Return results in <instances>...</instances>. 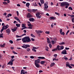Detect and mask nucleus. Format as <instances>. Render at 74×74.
<instances>
[{
	"instance_id": "18",
	"label": "nucleus",
	"mask_w": 74,
	"mask_h": 74,
	"mask_svg": "<svg viewBox=\"0 0 74 74\" xmlns=\"http://www.w3.org/2000/svg\"><path fill=\"white\" fill-rule=\"evenodd\" d=\"M47 42L48 43L51 44V42L49 38H47Z\"/></svg>"
},
{
	"instance_id": "1",
	"label": "nucleus",
	"mask_w": 74,
	"mask_h": 74,
	"mask_svg": "<svg viewBox=\"0 0 74 74\" xmlns=\"http://www.w3.org/2000/svg\"><path fill=\"white\" fill-rule=\"evenodd\" d=\"M22 40L23 43H28L31 41L29 37V36H26L22 39Z\"/></svg>"
},
{
	"instance_id": "30",
	"label": "nucleus",
	"mask_w": 74,
	"mask_h": 74,
	"mask_svg": "<svg viewBox=\"0 0 74 74\" xmlns=\"http://www.w3.org/2000/svg\"><path fill=\"white\" fill-rule=\"evenodd\" d=\"M53 40L54 41H57V39L56 38L54 37V38H53Z\"/></svg>"
},
{
	"instance_id": "33",
	"label": "nucleus",
	"mask_w": 74,
	"mask_h": 74,
	"mask_svg": "<svg viewBox=\"0 0 74 74\" xmlns=\"http://www.w3.org/2000/svg\"><path fill=\"white\" fill-rule=\"evenodd\" d=\"M60 46H59L58 45L57 46V48L56 49H57V50H58L59 51V49L60 48Z\"/></svg>"
},
{
	"instance_id": "43",
	"label": "nucleus",
	"mask_w": 74,
	"mask_h": 74,
	"mask_svg": "<svg viewBox=\"0 0 74 74\" xmlns=\"http://www.w3.org/2000/svg\"><path fill=\"white\" fill-rule=\"evenodd\" d=\"M55 14H56V15H58V16H59L60 15V14H59V13H58V12H56L55 13Z\"/></svg>"
},
{
	"instance_id": "10",
	"label": "nucleus",
	"mask_w": 74,
	"mask_h": 74,
	"mask_svg": "<svg viewBox=\"0 0 74 74\" xmlns=\"http://www.w3.org/2000/svg\"><path fill=\"white\" fill-rule=\"evenodd\" d=\"M61 53L64 55L67 54V51H66V50H63L61 52Z\"/></svg>"
},
{
	"instance_id": "21",
	"label": "nucleus",
	"mask_w": 74,
	"mask_h": 74,
	"mask_svg": "<svg viewBox=\"0 0 74 74\" xmlns=\"http://www.w3.org/2000/svg\"><path fill=\"white\" fill-rule=\"evenodd\" d=\"M30 22H34V19L33 18H31L29 19Z\"/></svg>"
},
{
	"instance_id": "17",
	"label": "nucleus",
	"mask_w": 74,
	"mask_h": 74,
	"mask_svg": "<svg viewBox=\"0 0 74 74\" xmlns=\"http://www.w3.org/2000/svg\"><path fill=\"white\" fill-rule=\"evenodd\" d=\"M27 18H31L32 17V16L29 13H28L27 15Z\"/></svg>"
},
{
	"instance_id": "63",
	"label": "nucleus",
	"mask_w": 74,
	"mask_h": 74,
	"mask_svg": "<svg viewBox=\"0 0 74 74\" xmlns=\"http://www.w3.org/2000/svg\"><path fill=\"white\" fill-rule=\"evenodd\" d=\"M7 15L6 13L5 12L4 13H3V15L4 16H6Z\"/></svg>"
},
{
	"instance_id": "40",
	"label": "nucleus",
	"mask_w": 74,
	"mask_h": 74,
	"mask_svg": "<svg viewBox=\"0 0 74 74\" xmlns=\"http://www.w3.org/2000/svg\"><path fill=\"white\" fill-rule=\"evenodd\" d=\"M12 32H15L16 30V29H12Z\"/></svg>"
},
{
	"instance_id": "8",
	"label": "nucleus",
	"mask_w": 74,
	"mask_h": 74,
	"mask_svg": "<svg viewBox=\"0 0 74 74\" xmlns=\"http://www.w3.org/2000/svg\"><path fill=\"white\" fill-rule=\"evenodd\" d=\"M40 63L41 64L45 65V66H46V65L47 64V63L46 61H41Z\"/></svg>"
},
{
	"instance_id": "51",
	"label": "nucleus",
	"mask_w": 74,
	"mask_h": 74,
	"mask_svg": "<svg viewBox=\"0 0 74 74\" xmlns=\"http://www.w3.org/2000/svg\"><path fill=\"white\" fill-rule=\"evenodd\" d=\"M64 59L65 60H68V59L67 57H64Z\"/></svg>"
},
{
	"instance_id": "24",
	"label": "nucleus",
	"mask_w": 74,
	"mask_h": 74,
	"mask_svg": "<svg viewBox=\"0 0 74 74\" xmlns=\"http://www.w3.org/2000/svg\"><path fill=\"white\" fill-rule=\"evenodd\" d=\"M50 18L51 19L53 20L56 19V18L53 17H50Z\"/></svg>"
},
{
	"instance_id": "45",
	"label": "nucleus",
	"mask_w": 74,
	"mask_h": 74,
	"mask_svg": "<svg viewBox=\"0 0 74 74\" xmlns=\"http://www.w3.org/2000/svg\"><path fill=\"white\" fill-rule=\"evenodd\" d=\"M9 42L11 43V44H12L13 43V42L12 40H10Z\"/></svg>"
},
{
	"instance_id": "62",
	"label": "nucleus",
	"mask_w": 74,
	"mask_h": 74,
	"mask_svg": "<svg viewBox=\"0 0 74 74\" xmlns=\"http://www.w3.org/2000/svg\"><path fill=\"white\" fill-rule=\"evenodd\" d=\"M21 47H22L23 48H25H25H26L25 45V46L23 45L22 46H21Z\"/></svg>"
},
{
	"instance_id": "46",
	"label": "nucleus",
	"mask_w": 74,
	"mask_h": 74,
	"mask_svg": "<svg viewBox=\"0 0 74 74\" xmlns=\"http://www.w3.org/2000/svg\"><path fill=\"white\" fill-rule=\"evenodd\" d=\"M14 18H15V19H16V20H19V18H18L17 17H14Z\"/></svg>"
},
{
	"instance_id": "47",
	"label": "nucleus",
	"mask_w": 74,
	"mask_h": 74,
	"mask_svg": "<svg viewBox=\"0 0 74 74\" xmlns=\"http://www.w3.org/2000/svg\"><path fill=\"white\" fill-rule=\"evenodd\" d=\"M54 57L55 58H56L57 56V54H54Z\"/></svg>"
},
{
	"instance_id": "27",
	"label": "nucleus",
	"mask_w": 74,
	"mask_h": 74,
	"mask_svg": "<svg viewBox=\"0 0 74 74\" xmlns=\"http://www.w3.org/2000/svg\"><path fill=\"white\" fill-rule=\"evenodd\" d=\"M40 3H41L42 4H44V0H40Z\"/></svg>"
},
{
	"instance_id": "16",
	"label": "nucleus",
	"mask_w": 74,
	"mask_h": 74,
	"mask_svg": "<svg viewBox=\"0 0 74 74\" xmlns=\"http://www.w3.org/2000/svg\"><path fill=\"white\" fill-rule=\"evenodd\" d=\"M64 49V46H60V48L58 50V51H60L61 50H63Z\"/></svg>"
},
{
	"instance_id": "28",
	"label": "nucleus",
	"mask_w": 74,
	"mask_h": 74,
	"mask_svg": "<svg viewBox=\"0 0 74 74\" xmlns=\"http://www.w3.org/2000/svg\"><path fill=\"white\" fill-rule=\"evenodd\" d=\"M56 42V41H54V40H51V43H52L53 45H54L55 44L54 43H55Z\"/></svg>"
},
{
	"instance_id": "44",
	"label": "nucleus",
	"mask_w": 74,
	"mask_h": 74,
	"mask_svg": "<svg viewBox=\"0 0 74 74\" xmlns=\"http://www.w3.org/2000/svg\"><path fill=\"white\" fill-rule=\"evenodd\" d=\"M45 33L46 34H49L50 33V32L48 31H46V32H45Z\"/></svg>"
},
{
	"instance_id": "59",
	"label": "nucleus",
	"mask_w": 74,
	"mask_h": 74,
	"mask_svg": "<svg viewBox=\"0 0 74 74\" xmlns=\"http://www.w3.org/2000/svg\"><path fill=\"white\" fill-rule=\"evenodd\" d=\"M33 28V27H28V29H32Z\"/></svg>"
},
{
	"instance_id": "9",
	"label": "nucleus",
	"mask_w": 74,
	"mask_h": 74,
	"mask_svg": "<svg viewBox=\"0 0 74 74\" xmlns=\"http://www.w3.org/2000/svg\"><path fill=\"white\" fill-rule=\"evenodd\" d=\"M34 63L39 64L40 63V60L38 59L35 60Z\"/></svg>"
},
{
	"instance_id": "14",
	"label": "nucleus",
	"mask_w": 74,
	"mask_h": 74,
	"mask_svg": "<svg viewBox=\"0 0 74 74\" xmlns=\"http://www.w3.org/2000/svg\"><path fill=\"white\" fill-rule=\"evenodd\" d=\"M70 66V63L69 62H66V67H69Z\"/></svg>"
},
{
	"instance_id": "49",
	"label": "nucleus",
	"mask_w": 74,
	"mask_h": 74,
	"mask_svg": "<svg viewBox=\"0 0 74 74\" xmlns=\"http://www.w3.org/2000/svg\"><path fill=\"white\" fill-rule=\"evenodd\" d=\"M12 53H14V54H18V53H17L16 52H15V51H12Z\"/></svg>"
},
{
	"instance_id": "34",
	"label": "nucleus",
	"mask_w": 74,
	"mask_h": 74,
	"mask_svg": "<svg viewBox=\"0 0 74 74\" xmlns=\"http://www.w3.org/2000/svg\"><path fill=\"white\" fill-rule=\"evenodd\" d=\"M58 50H57V49H53L52 50V51H53V52H54L55 51H57Z\"/></svg>"
},
{
	"instance_id": "23",
	"label": "nucleus",
	"mask_w": 74,
	"mask_h": 74,
	"mask_svg": "<svg viewBox=\"0 0 74 74\" xmlns=\"http://www.w3.org/2000/svg\"><path fill=\"white\" fill-rule=\"evenodd\" d=\"M55 65V63H52L50 64V66L52 67L53 66H54Z\"/></svg>"
},
{
	"instance_id": "7",
	"label": "nucleus",
	"mask_w": 74,
	"mask_h": 74,
	"mask_svg": "<svg viewBox=\"0 0 74 74\" xmlns=\"http://www.w3.org/2000/svg\"><path fill=\"white\" fill-rule=\"evenodd\" d=\"M5 31L6 33L7 34H10L11 33L10 29L9 28H8L7 29H6Z\"/></svg>"
},
{
	"instance_id": "42",
	"label": "nucleus",
	"mask_w": 74,
	"mask_h": 74,
	"mask_svg": "<svg viewBox=\"0 0 74 74\" xmlns=\"http://www.w3.org/2000/svg\"><path fill=\"white\" fill-rule=\"evenodd\" d=\"M22 28L24 27H25V24H22Z\"/></svg>"
},
{
	"instance_id": "39",
	"label": "nucleus",
	"mask_w": 74,
	"mask_h": 74,
	"mask_svg": "<svg viewBox=\"0 0 74 74\" xmlns=\"http://www.w3.org/2000/svg\"><path fill=\"white\" fill-rule=\"evenodd\" d=\"M28 26H29V27H32V24H31V23L28 24Z\"/></svg>"
},
{
	"instance_id": "3",
	"label": "nucleus",
	"mask_w": 74,
	"mask_h": 74,
	"mask_svg": "<svg viewBox=\"0 0 74 74\" xmlns=\"http://www.w3.org/2000/svg\"><path fill=\"white\" fill-rule=\"evenodd\" d=\"M8 27L9 25H3L2 27V29H1L0 31V32L2 33L4 30L7 29L8 28Z\"/></svg>"
},
{
	"instance_id": "13",
	"label": "nucleus",
	"mask_w": 74,
	"mask_h": 74,
	"mask_svg": "<svg viewBox=\"0 0 74 74\" xmlns=\"http://www.w3.org/2000/svg\"><path fill=\"white\" fill-rule=\"evenodd\" d=\"M34 65H35V66L37 68H39L40 66V64H38L34 63Z\"/></svg>"
},
{
	"instance_id": "54",
	"label": "nucleus",
	"mask_w": 74,
	"mask_h": 74,
	"mask_svg": "<svg viewBox=\"0 0 74 74\" xmlns=\"http://www.w3.org/2000/svg\"><path fill=\"white\" fill-rule=\"evenodd\" d=\"M49 46L50 48H52V45L51 44H49Z\"/></svg>"
},
{
	"instance_id": "12",
	"label": "nucleus",
	"mask_w": 74,
	"mask_h": 74,
	"mask_svg": "<svg viewBox=\"0 0 74 74\" xmlns=\"http://www.w3.org/2000/svg\"><path fill=\"white\" fill-rule=\"evenodd\" d=\"M62 29H60V33L61 35H62L63 36H64V35L65 33L64 32H62Z\"/></svg>"
},
{
	"instance_id": "6",
	"label": "nucleus",
	"mask_w": 74,
	"mask_h": 74,
	"mask_svg": "<svg viewBox=\"0 0 74 74\" xmlns=\"http://www.w3.org/2000/svg\"><path fill=\"white\" fill-rule=\"evenodd\" d=\"M36 17L38 18H41V16L39 13V12H38L36 14Z\"/></svg>"
},
{
	"instance_id": "22",
	"label": "nucleus",
	"mask_w": 74,
	"mask_h": 74,
	"mask_svg": "<svg viewBox=\"0 0 74 74\" xmlns=\"http://www.w3.org/2000/svg\"><path fill=\"white\" fill-rule=\"evenodd\" d=\"M30 5V3H26V6L28 8H29V6Z\"/></svg>"
},
{
	"instance_id": "29",
	"label": "nucleus",
	"mask_w": 74,
	"mask_h": 74,
	"mask_svg": "<svg viewBox=\"0 0 74 74\" xmlns=\"http://www.w3.org/2000/svg\"><path fill=\"white\" fill-rule=\"evenodd\" d=\"M65 42H61L60 43V45H64L65 44Z\"/></svg>"
},
{
	"instance_id": "57",
	"label": "nucleus",
	"mask_w": 74,
	"mask_h": 74,
	"mask_svg": "<svg viewBox=\"0 0 74 74\" xmlns=\"http://www.w3.org/2000/svg\"><path fill=\"white\" fill-rule=\"evenodd\" d=\"M19 12H18V11H17L16 12V13H17V16H19V13H18Z\"/></svg>"
},
{
	"instance_id": "31",
	"label": "nucleus",
	"mask_w": 74,
	"mask_h": 74,
	"mask_svg": "<svg viewBox=\"0 0 74 74\" xmlns=\"http://www.w3.org/2000/svg\"><path fill=\"white\" fill-rule=\"evenodd\" d=\"M31 37H32L33 38H35V36L32 34H31Z\"/></svg>"
},
{
	"instance_id": "58",
	"label": "nucleus",
	"mask_w": 74,
	"mask_h": 74,
	"mask_svg": "<svg viewBox=\"0 0 74 74\" xmlns=\"http://www.w3.org/2000/svg\"><path fill=\"white\" fill-rule=\"evenodd\" d=\"M31 40H32V41H35V39L34 38H31Z\"/></svg>"
},
{
	"instance_id": "56",
	"label": "nucleus",
	"mask_w": 74,
	"mask_h": 74,
	"mask_svg": "<svg viewBox=\"0 0 74 74\" xmlns=\"http://www.w3.org/2000/svg\"><path fill=\"white\" fill-rule=\"evenodd\" d=\"M21 40V38H20V39H17V40H16V41H19V40Z\"/></svg>"
},
{
	"instance_id": "48",
	"label": "nucleus",
	"mask_w": 74,
	"mask_h": 74,
	"mask_svg": "<svg viewBox=\"0 0 74 74\" xmlns=\"http://www.w3.org/2000/svg\"><path fill=\"white\" fill-rule=\"evenodd\" d=\"M27 51L28 52H29V51H30V49L29 48H27Z\"/></svg>"
},
{
	"instance_id": "25",
	"label": "nucleus",
	"mask_w": 74,
	"mask_h": 74,
	"mask_svg": "<svg viewBox=\"0 0 74 74\" xmlns=\"http://www.w3.org/2000/svg\"><path fill=\"white\" fill-rule=\"evenodd\" d=\"M5 45V43H3V45H0V46L1 47H5L4 46Z\"/></svg>"
},
{
	"instance_id": "4",
	"label": "nucleus",
	"mask_w": 74,
	"mask_h": 74,
	"mask_svg": "<svg viewBox=\"0 0 74 74\" xmlns=\"http://www.w3.org/2000/svg\"><path fill=\"white\" fill-rule=\"evenodd\" d=\"M14 59H12V60L10 61L8 63L7 65H11V66L13 64V62H14Z\"/></svg>"
},
{
	"instance_id": "37",
	"label": "nucleus",
	"mask_w": 74,
	"mask_h": 74,
	"mask_svg": "<svg viewBox=\"0 0 74 74\" xmlns=\"http://www.w3.org/2000/svg\"><path fill=\"white\" fill-rule=\"evenodd\" d=\"M16 26L17 27H19L20 26V24H16Z\"/></svg>"
},
{
	"instance_id": "11",
	"label": "nucleus",
	"mask_w": 74,
	"mask_h": 74,
	"mask_svg": "<svg viewBox=\"0 0 74 74\" xmlns=\"http://www.w3.org/2000/svg\"><path fill=\"white\" fill-rule=\"evenodd\" d=\"M37 49V48L36 47H32V51L36 52V50L35 49Z\"/></svg>"
},
{
	"instance_id": "38",
	"label": "nucleus",
	"mask_w": 74,
	"mask_h": 74,
	"mask_svg": "<svg viewBox=\"0 0 74 74\" xmlns=\"http://www.w3.org/2000/svg\"><path fill=\"white\" fill-rule=\"evenodd\" d=\"M22 36H19L18 35H17L16 36V37L17 38H21V37H22Z\"/></svg>"
},
{
	"instance_id": "2",
	"label": "nucleus",
	"mask_w": 74,
	"mask_h": 74,
	"mask_svg": "<svg viewBox=\"0 0 74 74\" xmlns=\"http://www.w3.org/2000/svg\"><path fill=\"white\" fill-rule=\"evenodd\" d=\"M69 5L70 4H69L68 2H63L61 3L60 4V6L62 7H64L66 5L65 7V8H68V6H69Z\"/></svg>"
},
{
	"instance_id": "41",
	"label": "nucleus",
	"mask_w": 74,
	"mask_h": 74,
	"mask_svg": "<svg viewBox=\"0 0 74 74\" xmlns=\"http://www.w3.org/2000/svg\"><path fill=\"white\" fill-rule=\"evenodd\" d=\"M68 8L69 10H71V11L73 10V8L71 7H69Z\"/></svg>"
},
{
	"instance_id": "60",
	"label": "nucleus",
	"mask_w": 74,
	"mask_h": 74,
	"mask_svg": "<svg viewBox=\"0 0 74 74\" xmlns=\"http://www.w3.org/2000/svg\"><path fill=\"white\" fill-rule=\"evenodd\" d=\"M70 16L71 18H73L74 17V15H71V16Z\"/></svg>"
},
{
	"instance_id": "53",
	"label": "nucleus",
	"mask_w": 74,
	"mask_h": 74,
	"mask_svg": "<svg viewBox=\"0 0 74 74\" xmlns=\"http://www.w3.org/2000/svg\"><path fill=\"white\" fill-rule=\"evenodd\" d=\"M30 58H31V59H34V56H30Z\"/></svg>"
},
{
	"instance_id": "26",
	"label": "nucleus",
	"mask_w": 74,
	"mask_h": 74,
	"mask_svg": "<svg viewBox=\"0 0 74 74\" xmlns=\"http://www.w3.org/2000/svg\"><path fill=\"white\" fill-rule=\"evenodd\" d=\"M3 34L1 33L0 34V38H3Z\"/></svg>"
},
{
	"instance_id": "36",
	"label": "nucleus",
	"mask_w": 74,
	"mask_h": 74,
	"mask_svg": "<svg viewBox=\"0 0 74 74\" xmlns=\"http://www.w3.org/2000/svg\"><path fill=\"white\" fill-rule=\"evenodd\" d=\"M3 4L5 5H6L8 4L7 2H6V1H4L3 2Z\"/></svg>"
},
{
	"instance_id": "32",
	"label": "nucleus",
	"mask_w": 74,
	"mask_h": 74,
	"mask_svg": "<svg viewBox=\"0 0 74 74\" xmlns=\"http://www.w3.org/2000/svg\"><path fill=\"white\" fill-rule=\"evenodd\" d=\"M49 47H46V48L45 49L47 51H49Z\"/></svg>"
},
{
	"instance_id": "35",
	"label": "nucleus",
	"mask_w": 74,
	"mask_h": 74,
	"mask_svg": "<svg viewBox=\"0 0 74 74\" xmlns=\"http://www.w3.org/2000/svg\"><path fill=\"white\" fill-rule=\"evenodd\" d=\"M27 11L28 12H32V10L31 9H27Z\"/></svg>"
},
{
	"instance_id": "61",
	"label": "nucleus",
	"mask_w": 74,
	"mask_h": 74,
	"mask_svg": "<svg viewBox=\"0 0 74 74\" xmlns=\"http://www.w3.org/2000/svg\"><path fill=\"white\" fill-rule=\"evenodd\" d=\"M10 49H11L12 50L14 49V47H11Z\"/></svg>"
},
{
	"instance_id": "15",
	"label": "nucleus",
	"mask_w": 74,
	"mask_h": 74,
	"mask_svg": "<svg viewBox=\"0 0 74 74\" xmlns=\"http://www.w3.org/2000/svg\"><path fill=\"white\" fill-rule=\"evenodd\" d=\"M27 73V72L25 71H25H23V70H22L21 71V74H25V73L26 74Z\"/></svg>"
},
{
	"instance_id": "50",
	"label": "nucleus",
	"mask_w": 74,
	"mask_h": 74,
	"mask_svg": "<svg viewBox=\"0 0 74 74\" xmlns=\"http://www.w3.org/2000/svg\"><path fill=\"white\" fill-rule=\"evenodd\" d=\"M72 22H73V23H74V18H72Z\"/></svg>"
},
{
	"instance_id": "64",
	"label": "nucleus",
	"mask_w": 74,
	"mask_h": 74,
	"mask_svg": "<svg viewBox=\"0 0 74 74\" xmlns=\"http://www.w3.org/2000/svg\"><path fill=\"white\" fill-rule=\"evenodd\" d=\"M43 72V71H41L40 70L39 71V72L40 73H42Z\"/></svg>"
},
{
	"instance_id": "55",
	"label": "nucleus",
	"mask_w": 74,
	"mask_h": 74,
	"mask_svg": "<svg viewBox=\"0 0 74 74\" xmlns=\"http://www.w3.org/2000/svg\"><path fill=\"white\" fill-rule=\"evenodd\" d=\"M69 48H68L67 47H65V50H69Z\"/></svg>"
},
{
	"instance_id": "20",
	"label": "nucleus",
	"mask_w": 74,
	"mask_h": 74,
	"mask_svg": "<svg viewBox=\"0 0 74 74\" xmlns=\"http://www.w3.org/2000/svg\"><path fill=\"white\" fill-rule=\"evenodd\" d=\"M25 46L26 49L27 48H29L30 47L29 45L28 44H26L25 45Z\"/></svg>"
},
{
	"instance_id": "5",
	"label": "nucleus",
	"mask_w": 74,
	"mask_h": 74,
	"mask_svg": "<svg viewBox=\"0 0 74 74\" xmlns=\"http://www.w3.org/2000/svg\"><path fill=\"white\" fill-rule=\"evenodd\" d=\"M35 32H36V33L38 35H39V36H40V33H42V31L41 30H35Z\"/></svg>"
},
{
	"instance_id": "52",
	"label": "nucleus",
	"mask_w": 74,
	"mask_h": 74,
	"mask_svg": "<svg viewBox=\"0 0 74 74\" xmlns=\"http://www.w3.org/2000/svg\"><path fill=\"white\" fill-rule=\"evenodd\" d=\"M32 12H35L37 11V10L35 9H33L32 10Z\"/></svg>"
},
{
	"instance_id": "19",
	"label": "nucleus",
	"mask_w": 74,
	"mask_h": 74,
	"mask_svg": "<svg viewBox=\"0 0 74 74\" xmlns=\"http://www.w3.org/2000/svg\"><path fill=\"white\" fill-rule=\"evenodd\" d=\"M44 5L45 6V8L47 9V8H48V5H47L45 3Z\"/></svg>"
}]
</instances>
